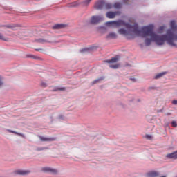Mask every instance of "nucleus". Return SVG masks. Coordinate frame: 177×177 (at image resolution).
I'll use <instances>...</instances> for the list:
<instances>
[{
    "label": "nucleus",
    "instance_id": "obj_1",
    "mask_svg": "<svg viewBox=\"0 0 177 177\" xmlns=\"http://www.w3.org/2000/svg\"><path fill=\"white\" fill-rule=\"evenodd\" d=\"M154 26L153 25L144 26L141 30H139V26L138 24L134 25L133 32L136 35L139 37H151V39L147 38L145 41L146 46H150L151 45V41L156 42V45H164L165 41L167 42L168 45L170 46H177V44H175V40L177 39V26L175 23V21H171L170 22V29L167 32L166 35L160 36L156 35L153 31Z\"/></svg>",
    "mask_w": 177,
    "mask_h": 177
},
{
    "label": "nucleus",
    "instance_id": "obj_2",
    "mask_svg": "<svg viewBox=\"0 0 177 177\" xmlns=\"http://www.w3.org/2000/svg\"><path fill=\"white\" fill-rule=\"evenodd\" d=\"M105 25L107 27H113L114 28H118V27H122V26H125L127 28H131V24H125L122 20L107 21L105 23Z\"/></svg>",
    "mask_w": 177,
    "mask_h": 177
},
{
    "label": "nucleus",
    "instance_id": "obj_3",
    "mask_svg": "<svg viewBox=\"0 0 177 177\" xmlns=\"http://www.w3.org/2000/svg\"><path fill=\"white\" fill-rule=\"evenodd\" d=\"M94 8L97 10L103 9V8H105V9H113V6L110 3H106L104 1L100 0L95 3Z\"/></svg>",
    "mask_w": 177,
    "mask_h": 177
},
{
    "label": "nucleus",
    "instance_id": "obj_4",
    "mask_svg": "<svg viewBox=\"0 0 177 177\" xmlns=\"http://www.w3.org/2000/svg\"><path fill=\"white\" fill-rule=\"evenodd\" d=\"M135 24H134L133 25H130L131 27L127 28H129V31H127V30H125L124 28L119 29L118 31V34H120V35H129V34L131 32H133V34H135V32H133V28H135Z\"/></svg>",
    "mask_w": 177,
    "mask_h": 177
},
{
    "label": "nucleus",
    "instance_id": "obj_5",
    "mask_svg": "<svg viewBox=\"0 0 177 177\" xmlns=\"http://www.w3.org/2000/svg\"><path fill=\"white\" fill-rule=\"evenodd\" d=\"M103 20V17L102 16H93L90 20L91 24H97V23H100Z\"/></svg>",
    "mask_w": 177,
    "mask_h": 177
},
{
    "label": "nucleus",
    "instance_id": "obj_6",
    "mask_svg": "<svg viewBox=\"0 0 177 177\" xmlns=\"http://www.w3.org/2000/svg\"><path fill=\"white\" fill-rule=\"evenodd\" d=\"M121 15V12L120 11H116V12H108L106 13V17H108V19H114V17H115V16H120Z\"/></svg>",
    "mask_w": 177,
    "mask_h": 177
},
{
    "label": "nucleus",
    "instance_id": "obj_7",
    "mask_svg": "<svg viewBox=\"0 0 177 177\" xmlns=\"http://www.w3.org/2000/svg\"><path fill=\"white\" fill-rule=\"evenodd\" d=\"M39 138L41 142H55L56 140L55 137H44L40 136Z\"/></svg>",
    "mask_w": 177,
    "mask_h": 177
},
{
    "label": "nucleus",
    "instance_id": "obj_8",
    "mask_svg": "<svg viewBox=\"0 0 177 177\" xmlns=\"http://www.w3.org/2000/svg\"><path fill=\"white\" fill-rule=\"evenodd\" d=\"M42 171L44 172H50V174H57V170L50 167H43Z\"/></svg>",
    "mask_w": 177,
    "mask_h": 177
},
{
    "label": "nucleus",
    "instance_id": "obj_9",
    "mask_svg": "<svg viewBox=\"0 0 177 177\" xmlns=\"http://www.w3.org/2000/svg\"><path fill=\"white\" fill-rule=\"evenodd\" d=\"M160 176V173L158 171H149L147 174V177H158Z\"/></svg>",
    "mask_w": 177,
    "mask_h": 177
},
{
    "label": "nucleus",
    "instance_id": "obj_10",
    "mask_svg": "<svg viewBox=\"0 0 177 177\" xmlns=\"http://www.w3.org/2000/svg\"><path fill=\"white\" fill-rule=\"evenodd\" d=\"M6 27H7V28H10L11 30H13L14 31H16V30H17V28L21 27V26L19 24H10L6 26Z\"/></svg>",
    "mask_w": 177,
    "mask_h": 177
},
{
    "label": "nucleus",
    "instance_id": "obj_11",
    "mask_svg": "<svg viewBox=\"0 0 177 177\" xmlns=\"http://www.w3.org/2000/svg\"><path fill=\"white\" fill-rule=\"evenodd\" d=\"M15 174L16 175H28V174H30V171L24 170H16Z\"/></svg>",
    "mask_w": 177,
    "mask_h": 177
},
{
    "label": "nucleus",
    "instance_id": "obj_12",
    "mask_svg": "<svg viewBox=\"0 0 177 177\" xmlns=\"http://www.w3.org/2000/svg\"><path fill=\"white\" fill-rule=\"evenodd\" d=\"M167 158H173V160H176L177 158V151L175 152H173L171 153H169L166 156Z\"/></svg>",
    "mask_w": 177,
    "mask_h": 177
},
{
    "label": "nucleus",
    "instance_id": "obj_13",
    "mask_svg": "<svg viewBox=\"0 0 177 177\" xmlns=\"http://www.w3.org/2000/svg\"><path fill=\"white\" fill-rule=\"evenodd\" d=\"M9 37V35H4L2 33H0V41H4L5 42H8L9 39L8 38Z\"/></svg>",
    "mask_w": 177,
    "mask_h": 177
},
{
    "label": "nucleus",
    "instance_id": "obj_14",
    "mask_svg": "<svg viewBox=\"0 0 177 177\" xmlns=\"http://www.w3.org/2000/svg\"><path fill=\"white\" fill-rule=\"evenodd\" d=\"M66 25L64 24H55L53 26V30H60V28H64Z\"/></svg>",
    "mask_w": 177,
    "mask_h": 177
},
{
    "label": "nucleus",
    "instance_id": "obj_15",
    "mask_svg": "<svg viewBox=\"0 0 177 177\" xmlns=\"http://www.w3.org/2000/svg\"><path fill=\"white\" fill-rule=\"evenodd\" d=\"M104 62V63H117L118 62V57H115L110 60H105Z\"/></svg>",
    "mask_w": 177,
    "mask_h": 177
},
{
    "label": "nucleus",
    "instance_id": "obj_16",
    "mask_svg": "<svg viewBox=\"0 0 177 177\" xmlns=\"http://www.w3.org/2000/svg\"><path fill=\"white\" fill-rule=\"evenodd\" d=\"M108 38H112V39H115L117 38V34H115V32H111L108 35L107 37Z\"/></svg>",
    "mask_w": 177,
    "mask_h": 177
},
{
    "label": "nucleus",
    "instance_id": "obj_17",
    "mask_svg": "<svg viewBox=\"0 0 177 177\" xmlns=\"http://www.w3.org/2000/svg\"><path fill=\"white\" fill-rule=\"evenodd\" d=\"M165 74H167V72H162V73L157 74L155 76V80H158V78H161V77H164V75H165Z\"/></svg>",
    "mask_w": 177,
    "mask_h": 177
},
{
    "label": "nucleus",
    "instance_id": "obj_18",
    "mask_svg": "<svg viewBox=\"0 0 177 177\" xmlns=\"http://www.w3.org/2000/svg\"><path fill=\"white\" fill-rule=\"evenodd\" d=\"M38 44H48L49 41L45 39H39L36 40Z\"/></svg>",
    "mask_w": 177,
    "mask_h": 177
},
{
    "label": "nucleus",
    "instance_id": "obj_19",
    "mask_svg": "<svg viewBox=\"0 0 177 177\" xmlns=\"http://www.w3.org/2000/svg\"><path fill=\"white\" fill-rule=\"evenodd\" d=\"M78 5H80V3H78V1H75V2L71 3L68 5V7L69 8H75L76 6H78Z\"/></svg>",
    "mask_w": 177,
    "mask_h": 177
},
{
    "label": "nucleus",
    "instance_id": "obj_20",
    "mask_svg": "<svg viewBox=\"0 0 177 177\" xmlns=\"http://www.w3.org/2000/svg\"><path fill=\"white\" fill-rule=\"evenodd\" d=\"M121 3L117 2V3H115L114 5H113V8H115V9H121Z\"/></svg>",
    "mask_w": 177,
    "mask_h": 177
},
{
    "label": "nucleus",
    "instance_id": "obj_21",
    "mask_svg": "<svg viewBox=\"0 0 177 177\" xmlns=\"http://www.w3.org/2000/svg\"><path fill=\"white\" fill-rule=\"evenodd\" d=\"M7 131H8V132H10V133H15V135H18L19 136H23V134H21L20 133H17L16 131H14L12 130L8 129Z\"/></svg>",
    "mask_w": 177,
    "mask_h": 177
},
{
    "label": "nucleus",
    "instance_id": "obj_22",
    "mask_svg": "<svg viewBox=\"0 0 177 177\" xmlns=\"http://www.w3.org/2000/svg\"><path fill=\"white\" fill-rule=\"evenodd\" d=\"M28 57H30L31 59H34L35 60H40L41 59V58L39 57H37L33 55H30L28 56Z\"/></svg>",
    "mask_w": 177,
    "mask_h": 177
},
{
    "label": "nucleus",
    "instance_id": "obj_23",
    "mask_svg": "<svg viewBox=\"0 0 177 177\" xmlns=\"http://www.w3.org/2000/svg\"><path fill=\"white\" fill-rule=\"evenodd\" d=\"M42 150H48V147H38L36 149L37 151H42Z\"/></svg>",
    "mask_w": 177,
    "mask_h": 177
},
{
    "label": "nucleus",
    "instance_id": "obj_24",
    "mask_svg": "<svg viewBox=\"0 0 177 177\" xmlns=\"http://www.w3.org/2000/svg\"><path fill=\"white\" fill-rule=\"evenodd\" d=\"M109 67H110L111 68L116 69V68H118V67H120V64L109 65Z\"/></svg>",
    "mask_w": 177,
    "mask_h": 177
},
{
    "label": "nucleus",
    "instance_id": "obj_25",
    "mask_svg": "<svg viewBox=\"0 0 177 177\" xmlns=\"http://www.w3.org/2000/svg\"><path fill=\"white\" fill-rule=\"evenodd\" d=\"M171 126L174 127V128H176L177 127V123H176V121L174 120L171 122Z\"/></svg>",
    "mask_w": 177,
    "mask_h": 177
},
{
    "label": "nucleus",
    "instance_id": "obj_26",
    "mask_svg": "<svg viewBox=\"0 0 177 177\" xmlns=\"http://www.w3.org/2000/svg\"><path fill=\"white\" fill-rule=\"evenodd\" d=\"M92 0H85L84 1V5H89V3H91V1Z\"/></svg>",
    "mask_w": 177,
    "mask_h": 177
},
{
    "label": "nucleus",
    "instance_id": "obj_27",
    "mask_svg": "<svg viewBox=\"0 0 177 177\" xmlns=\"http://www.w3.org/2000/svg\"><path fill=\"white\" fill-rule=\"evenodd\" d=\"M164 30H165V26H160L159 28V32H162V31H164Z\"/></svg>",
    "mask_w": 177,
    "mask_h": 177
},
{
    "label": "nucleus",
    "instance_id": "obj_28",
    "mask_svg": "<svg viewBox=\"0 0 177 177\" xmlns=\"http://www.w3.org/2000/svg\"><path fill=\"white\" fill-rule=\"evenodd\" d=\"M3 86V81H2V77L0 76V88Z\"/></svg>",
    "mask_w": 177,
    "mask_h": 177
},
{
    "label": "nucleus",
    "instance_id": "obj_29",
    "mask_svg": "<svg viewBox=\"0 0 177 177\" xmlns=\"http://www.w3.org/2000/svg\"><path fill=\"white\" fill-rule=\"evenodd\" d=\"M99 81H100V79L94 80V81L93 82V84H97V82H99Z\"/></svg>",
    "mask_w": 177,
    "mask_h": 177
},
{
    "label": "nucleus",
    "instance_id": "obj_30",
    "mask_svg": "<svg viewBox=\"0 0 177 177\" xmlns=\"http://www.w3.org/2000/svg\"><path fill=\"white\" fill-rule=\"evenodd\" d=\"M57 90L58 91H65L66 88L64 87H63V88H57Z\"/></svg>",
    "mask_w": 177,
    "mask_h": 177
},
{
    "label": "nucleus",
    "instance_id": "obj_31",
    "mask_svg": "<svg viewBox=\"0 0 177 177\" xmlns=\"http://www.w3.org/2000/svg\"><path fill=\"white\" fill-rule=\"evenodd\" d=\"M172 103L173 104H177V100H173Z\"/></svg>",
    "mask_w": 177,
    "mask_h": 177
},
{
    "label": "nucleus",
    "instance_id": "obj_32",
    "mask_svg": "<svg viewBox=\"0 0 177 177\" xmlns=\"http://www.w3.org/2000/svg\"><path fill=\"white\" fill-rule=\"evenodd\" d=\"M146 138H147V139H151V136L147 135V136H146Z\"/></svg>",
    "mask_w": 177,
    "mask_h": 177
},
{
    "label": "nucleus",
    "instance_id": "obj_33",
    "mask_svg": "<svg viewBox=\"0 0 177 177\" xmlns=\"http://www.w3.org/2000/svg\"><path fill=\"white\" fill-rule=\"evenodd\" d=\"M41 86H46V83H41Z\"/></svg>",
    "mask_w": 177,
    "mask_h": 177
},
{
    "label": "nucleus",
    "instance_id": "obj_34",
    "mask_svg": "<svg viewBox=\"0 0 177 177\" xmlns=\"http://www.w3.org/2000/svg\"><path fill=\"white\" fill-rule=\"evenodd\" d=\"M35 50H37L38 52L39 50H42V49H36Z\"/></svg>",
    "mask_w": 177,
    "mask_h": 177
},
{
    "label": "nucleus",
    "instance_id": "obj_35",
    "mask_svg": "<svg viewBox=\"0 0 177 177\" xmlns=\"http://www.w3.org/2000/svg\"><path fill=\"white\" fill-rule=\"evenodd\" d=\"M133 81H135V79H131Z\"/></svg>",
    "mask_w": 177,
    "mask_h": 177
}]
</instances>
